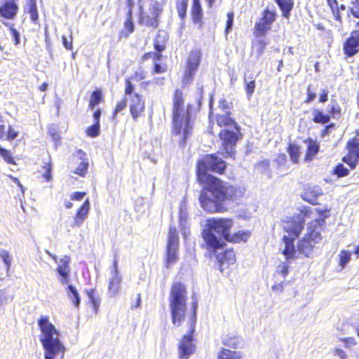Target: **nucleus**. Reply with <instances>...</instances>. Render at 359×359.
Wrapping results in <instances>:
<instances>
[{
    "label": "nucleus",
    "instance_id": "nucleus-1",
    "mask_svg": "<svg viewBox=\"0 0 359 359\" xmlns=\"http://www.w3.org/2000/svg\"><path fill=\"white\" fill-rule=\"evenodd\" d=\"M227 165L217 154H206L196 163V180L202 186L198 201L202 209L208 213L226 212V203L237 202L245 194V189L241 187L230 184L208 172L224 175Z\"/></svg>",
    "mask_w": 359,
    "mask_h": 359
},
{
    "label": "nucleus",
    "instance_id": "nucleus-2",
    "mask_svg": "<svg viewBox=\"0 0 359 359\" xmlns=\"http://www.w3.org/2000/svg\"><path fill=\"white\" fill-rule=\"evenodd\" d=\"M231 102H228L226 99H220L218 107L225 113L217 114L215 116V120L217 126L222 128L218 133V137L221 142L220 154L224 158H234L236 145L243 139V133L239 123L229 111L231 109Z\"/></svg>",
    "mask_w": 359,
    "mask_h": 359
},
{
    "label": "nucleus",
    "instance_id": "nucleus-3",
    "mask_svg": "<svg viewBox=\"0 0 359 359\" xmlns=\"http://www.w3.org/2000/svg\"><path fill=\"white\" fill-rule=\"evenodd\" d=\"M192 104L185 106L183 91L176 88L172 94V136L177 137L179 145L184 147L192 134L193 126L191 122Z\"/></svg>",
    "mask_w": 359,
    "mask_h": 359
},
{
    "label": "nucleus",
    "instance_id": "nucleus-4",
    "mask_svg": "<svg viewBox=\"0 0 359 359\" xmlns=\"http://www.w3.org/2000/svg\"><path fill=\"white\" fill-rule=\"evenodd\" d=\"M206 226L207 229L201 233L203 240L201 248L206 250L208 255H215L219 250L226 246V242L214 232L220 234L226 241L233 226V220L229 217H212L207 219Z\"/></svg>",
    "mask_w": 359,
    "mask_h": 359
},
{
    "label": "nucleus",
    "instance_id": "nucleus-5",
    "mask_svg": "<svg viewBox=\"0 0 359 359\" xmlns=\"http://www.w3.org/2000/svg\"><path fill=\"white\" fill-rule=\"evenodd\" d=\"M38 326L41 331L40 341L45 349V359H62L65 348L60 340V332L49 320L47 316H41L38 319Z\"/></svg>",
    "mask_w": 359,
    "mask_h": 359
},
{
    "label": "nucleus",
    "instance_id": "nucleus-6",
    "mask_svg": "<svg viewBox=\"0 0 359 359\" xmlns=\"http://www.w3.org/2000/svg\"><path fill=\"white\" fill-rule=\"evenodd\" d=\"M187 302L186 285L180 281L172 283L170 291L169 304L172 323L177 326H180L185 319Z\"/></svg>",
    "mask_w": 359,
    "mask_h": 359
},
{
    "label": "nucleus",
    "instance_id": "nucleus-7",
    "mask_svg": "<svg viewBox=\"0 0 359 359\" xmlns=\"http://www.w3.org/2000/svg\"><path fill=\"white\" fill-rule=\"evenodd\" d=\"M168 37L165 35L157 34L154 40V48L156 51H149L144 53L141 57V61L144 62L149 59H151L154 62L151 74H161L165 73L168 69L166 64L158 63L163 58L162 53L167 48Z\"/></svg>",
    "mask_w": 359,
    "mask_h": 359
},
{
    "label": "nucleus",
    "instance_id": "nucleus-8",
    "mask_svg": "<svg viewBox=\"0 0 359 359\" xmlns=\"http://www.w3.org/2000/svg\"><path fill=\"white\" fill-rule=\"evenodd\" d=\"M163 11L162 4L157 1L151 3L148 11H146L142 5L139 4L138 24L156 29L159 25L160 17Z\"/></svg>",
    "mask_w": 359,
    "mask_h": 359
},
{
    "label": "nucleus",
    "instance_id": "nucleus-9",
    "mask_svg": "<svg viewBox=\"0 0 359 359\" xmlns=\"http://www.w3.org/2000/svg\"><path fill=\"white\" fill-rule=\"evenodd\" d=\"M315 211L318 214V217L311 219L307 223L306 233L305 234L313 238L314 240L322 241V232L326 229V219L329 218L331 215V208L328 207L316 208Z\"/></svg>",
    "mask_w": 359,
    "mask_h": 359
},
{
    "label": "nucleus",
    "instance_id": "nucleus-10",
    "mask_svg": "<svg viewBox=\"0 0 359 359\" xmlns=\"http://www.w3.org/2000/svg\"><path fill=\"white\" fill-rule=\"evenodd\" d=\"M197 309V302H192V317L189 321V332L184 335L178 346L179 357L180 359H187L190 355L195 351V345L193 344L194 332L196 324V311Z\"/></svg>",
    "mask_w": 359,
    "mask_h": 359
},
{
    "label": "nucleus",
    "instance_id": "nucleus-11",
    "mask_svg": "<svg viewBox=\"0 0 359 359\" xmlns=\"http://www.w3.org/2000/svg\"><path fill=\"white\" fill-rule=\"evenodd\" d=\"M201 60L202 52L201 49L195 48L189 52L185 60L182 76V83L184 85H189L193 82L200 67Z\"/></svg>",
    "mask_w": 359,
    "mask_h": 359
},
{
    "label": "nucleus",
    "instance_id": "nucleus-12",
    "mask_svg": "<svg viewBox=\"0 0 359 359\" xmlns=\"http://www.w3.org/2000/svg\"><path fill=\"white\" fill-rule=\"evenodd\" d=\"M353 136L349 138L345 145L346 153L341 158L351 170H353L359 166V130H355Z\"/></svg>",
    "mask_w": 359,
    "mask_h": 359
},
{
    "label": "nucleus",
    "instance_id": "nucleus-13",
    "mask_svg": "<svg viewBox=\"0 0 359 359\" xmlns=\"http://www.w3.org/2000/svg\"><path fill=\"white\" fill-rule=\"evenodd\" d=\"M180 239L175 226H170L168 233V241L165 252V266L169 268L178 259Z\"/></svg>",
    "mask_w": 359,
    "mask_h": 359
},
{
    "label": "nucleus",
    "instance_id": "nucleus-14",
    "mask_svg": "<svg viewBox=\"0 0 359 359\" xmlns=\"http://www.w3.org/2000/svg\"><path fill=\"white\" fill-rule=\"evenodd\" d=\"M277 14L275 11L265 8L261 14V17L255 23L253 30L254 36L257 38L264 36L271 29L273 23L276 20Z\"/></svg>",
    "mask_w": 359,
    "mask_h": 359
},
{
    "label": "nucleus",
    "instance_id": "nucleus-15",
    "mask_svg": "<svg viewBox=\"0 0 359 359\" xmlns=\"http://www.w3.org/2000/svg\"><path fill=\"white\" fill-rule=\"evenodd\" d=\"M283 229L287 236L297 238L304 229L305 221L299 215L287 217L281 222Z\"/></svg>",
    "mask_w": 359,
    "mask_h": 359
},
{
    "label": "nucleus",
    "instance_id": "nucleus-16",
    "mask_svg": "<svg viewBox=\"0 0 359 359\" xmlns=\"http://www.w3.org/2000/svg\"><path fill=\"white\" fill-rule=\"evenodd\" d=\"M122 277L118 269V259L115 257L111 269V277L108 280L107 292L110 297L118 296L121 290Z\"/></svg>",
    "mask_w": 359,
    "mask_h": 359
},
{
    "label": "nucleus",
    "instance_id": "nucleus-17",
    "mask_svg": "<svg viewBox=\"0 0 359 359\" xmlns=\"http://www.w3.org/2000/svg\"><path fill=\"white\" fill-rule=\"evenodd\" d=\"M128 11L126 18L123 22V28L118 32V39H127L135 31V22L133 20L134 0H126Z\"/></svg>",
    "mask_w": 359,
    "mask_h": 359
},
{
    "label": "nucleus",
    "instance_id": "nucleus-18",
    "mask_svg": "<svg viewBox=\"0 0 359 359\" xmlns=\"http://www.w3.org/2000/svg\"><path fill=\"white\" fill-rule=\"evenodd\" d=\"M343 53L346 58L359 53V30H353L343 43Z\"/></svg>",
    "mask_w": 359,
    "mask_h": 359
},
{
    "label": "nucleus",
    "instance_id": "nucleus-19",
    "mask_svg": "<svg viewBox=\"0 0 359 359\" xmlns=\"http://www.w3.org/2000/svg\"><path fill=\"white\" fill-rule=\"evenodd\" d=\"M129 100L130 114L134 121L142 116L145 111V101L140 94H134Z\"/></svg>",
    "mask_w": 359,
    "mask_h": 359
},
{
    "label": "nucleus",
    "instance_id": "nucleus-20",
    "mask_svg": "<svg viewBox=\"0 0 359 359\" xmlns=\"http://www.w3.org/2000/svg\"><path fill=\"white\" fill-rule=\"evenodd\" d=\"M320 242L321 241L314 240L313 238L304 234V236L297 242V251L299 254H302L306 257H311L313 256L316 245Z\"/></svg>",
    "mask_w": 359,
    "mask_h": 359
},
{
    "label": "nucleus",
    "instance_id": "nucleus-21",
    "mask_svg": "<svg viewBox=\"0 0 359 359\" xmlns=\"http://www.w3.org/2000/svg\"><path fill=\"white\" fill-rule=\"evenodd\" d=\"M209 256L212 257V255ZM215 256L221 272L223 271L224 267L226 268L230 265L234 264L236 262V252L233 248L225 249L219 253L217 252Z\"/></svg>",
    "mask_w": 359,
    "mask_h": 359
},
{
    "label": "nucleus",
    "instance_id": "nucleus-22",
    "mask_svg": "<svg viewBox=\"0 0 359 359\" xmlns=\"http://www.w3.org/2000/svg\"><path fill=\"white\" fill-rule=\"evenodd\" d=\"M323 191L322 188L318 185H308L302 194V198L312 205H318V198L323 196Z\"/></svg>",
    "mask_w": 359,
    "mask_h": 359
},
{
    "label": "nucleus",
    "instance_id": "nucleus-23",
    "mask_svg": "<svg viewBox=\"0 0 359 359\" xmlns=\"http://www.w3.org/2000/svg\"><path fill=\"white\" fill-rule=\"evenodd\" d=\"M18 10V0H6L0 6V16L6 20H13Z\"/></svg>",
    "mask_w": 359,
    "mask_h": 359
},
{
    "label": "nucleus",
    "instance_id": "nucleus-24",
    "mask_svg": "<svg viewBox=\"0 0 359 359\" xmlns=\"http://www.w3.org/2000/svg\"><path fill=\"white\" fill-rule=\"evenodd\" d=\"M70 257L65 255L59 259L58 265L56 268V271L60 276V282L62 284H67L69 281L70 276Z\"/></svg>",
    "mask_w": 359,
    "mask_h": 359
},
{
    "label": "nucleus",
    "instance_id": "nucleus-25",
    "mask_svg": "<svg viewBox=\"0 0 359 359\" xmlns=\"http://www.w3.org/2000/svg\"><path fill=\"white\" fill-rule=\"evenodd\" d=\"M89 210L90 201L89 199L87 198L77 210L74 217V222L71 225L72 227H79L87 217Z\"/></svg>",
    "mask_w": 359,
    "mask_h": 359
},
{
    "label": "nucleus",
    "instance_id": "nucleus-26",
    "mask_svg": "<svg viewBox=\"0 0 359 359\" xmlns=\"http://www.w3.org/2000/svg\"><path fill=\"white\" fill-rule=\"evenodd\" d=\"M304 143L306 144L304 161H311L320 151V143L311 137H308L304 140Z\"/></svg>",
    "mask_w": 359,
    "mask_h": 359
},
{
    "label": "nucleus",
    "instance_id": "nucleus-27",
    "mask_svg": "<svg viewBox=\"0 0 359 359\" xmlns=\"http://www.w3.org/2000/svg\"><path fill=\"white\" fill-rule=\"evenodd\" d=\"M296 238L283 236L282 240L285 243V248L282 251L287 261L297 258L296 250L294 245Z\"/></svg>",
    "mask_w": 359,
    "mask_h": 359
},
{
    "label": "nucleus",
    "instance_id": "nucleus-28",
    "mask_svg": "<svg viewBox=\"0 0 359 359\" xmlns=\"http://www.w3.org/2000/svg\"><path fill=\"white\" fill-rule=\"evenodd\" d=\"M76 154L79 156V158L81 161L80 164L74 170V173L78 175L81 177H85L88 173V159L87 158V154L85 151L81 149H78L76 151Z\"/></svg>",
    "mask_w": 359,
    "mask_h": 359
},
{
    "label": "nucleus",
    "instance_id": "nucleus-29",
    "mask_svg": "<svg viewBox=\"0 0 359 359\" xmlns=\"http://www.w3.org/2000/svg\"><path fill=\"white\" fill-rule=\"evenodd\" d=\"M191 17L194 23L198 25L200 27L203 25V9L200 0H193L191 8Z\"/></svg>",
    "mask_w": 359,
    "mask_h": 359
},
{
    "label": "nucleus",
    "instance_id": "nucleus-30",
    "mask_svg": "<svg viewBox=\"0 0 359 359\" xmlns=\"http://www.w3.org/2000/svg\"><path fill=\"white\" fill-rule=\"evenodd\" d=\"M24 12L29 15L30 20L34 24H38L39 11L36 0H27L24 7Z\"/></svg>",
    "mask_w": 359,
    "mask_h": 359
},
{
    "label": "nucleus",
    "instance_id": "nucleus-31",
    "mask_svg": "<svg viewBox=\"0 0 359 359\" xmlns=\"http://www.w3.org/2000/svg\"><path fill=\"white\" fill-rule=\"evenodd\" d=\"M251 233L250 231H242L239 230L233 233L229 234L227 236V239L226 241L231 243H239L241 242H246L248 238L250 237Z\"/></svg>",
    "mask_w": 359,
    "mask_h": 359
},
{
    "label": "nucleus",
    "instance_id": "nucleus-32",
    "mask_svg": "<svg viewBox=\"0 0 359 359\" xmlns=\"http://www.w3.org/2000/svg\"><path fill=\"white\" fill-rule=\"evenodd\" d=\"M286 151L289 154L292 163L298 164L302 154L301 147L297 144L290 142L287 144Z\"/></svg>",
    "mask_w": 359,
    "mask_h": 359
},
{
    "label": "nucleus",
    "instance_id": "nucleus-33",
    "mask_svg": "<svg viewBox=\"0 0 359 359\" xmlns=\"http://www.w3.org/2000/svg\"><path fill=\"white\" fill-rule=\"evenodd\" d=\"M312 114V121L316 124L325 125L328 123L330 121V115L325 113L322 109L317 108L313 109Z\"/></svg>",
    "mask_w": 359,
    "mask_h": 359
},
{
    "label": "nucleus",
    "instance_id": "nucleus-34",
    "mask_svg": "<svg viewBox=\"0 0 359 359\" xmlns=\"http://www.w3.org/2000/svg\"><path fill=\"white\" fill-rule=\"evenodd\" d=\"M282 12V15L285 18H289L294 7L293 0H274Z\"/></svg>",
    "mask_w": 359,
    "mask_h": 359
},
{
    "label": "nucleus",
    "instance_id": "nucleus-35",
    "mask_svg": "<svg viewBox=\"0 0 359 359\" xmlns=\"http://www.w3.org/2000/svg\"><path fill=\"white\" fill-rule=\"evenodd\" d=\"M104 101V96L100 89L94 90L90 95L88 102V109H93L95 106Z\"/></svg>",
    "mask_w": 359,
    "mask_h": 359
},
{
    "label": "nucleus",
    "instance_id": "nucleus-36",
    "mask_svg": "<svg viewBox=\"0 0 359 359\" xmlns=\"http://www.w3.org/2000/svg\"><path fill=\"white\" fill-rule=\"evenodd\" d=\"M217 359H242V354L240 351L223 348L219 352Z\"/></svg>",
    "mask_w": 359,
    "mask_h": 359
},
{
    "label": "nucleus",
    "instance_id": "nucleus-37",
    "mask_svg": "<svg viewBox=\"0 0 359 359\" xmlns=\"http://www.w3.org/2000/svg\"><path fill=\"white\" fill-rule=\"evenodd\" d=\"M67 296L76 308H79L80 305L81 298L76 288L72 285H68Z\"/></svg>",
    "mask_w": 359,
    "mask_h": 359
},
{
    "label": "nucleus",
    "instance_id": "nucleus-38",
    "mask_svg": "<svg viewBox=\"0 0 359 359\" xmlns=\"http://www.w3.org/2000/svg\"><path fill=\"white\" fill-rule=\"evenodd\" d=\"M240 342V337L232 334H226L222 339V344L224 346L232 348H238Z\"/></svg>",
    "mask_w": 359,
    "mask_h": 359
},
{
    "label": "nucleus",
    "instance_id": "nucleus-39",
    "mask_svg": "<svg viewBox=\"0 0 359 359\" xmlns=\"http://www.w3.org/2000/svg\"><path fill=\"white\" fill-rule=\"evenodd\" d=\"M350 170H351L349 168H346L343 163H339L333 168L332 174L338 178H341L348 176Z\"/></svg>",
    "mask_w": 359,
    "mask_h": 359
},
{
    "label": "nucleus",
    "instance_id": "nucleus-40",
    "mask_svg": "<svg viewBox=\"0 0 359 359\" xmlns=\"http://www.w3.org/2000/svg\"><path fill=\"white\" fill-rule=\"evenodd\" d=\"M42 169L44 170V172L42 174V177L43 178V181L46 182H50L52 181V170H53V164L50 158L48 161L44 162L42 165Z\"/></svg>",
    "mask_w": 359,
    "mask_h": 359
},
{
    "label": "nucleus",
    "instance_id": "nucleus-41",
    "mask_svg": "<svg viewBox=\"0 0 359 359\" xmlns=\"http://www.w3.org/2000/svg\"><path fill=\"white\" fill-rule=\"evenodd\" d=\"M128 99L126 97H123L120 100L117 101L115 107L112 111L111 118L114 121H116L118 114L124 110L127 106Z\"/></svg>",
    "mask_w": 359,
    "mask_h": 359
},
{
    "label": "nucleus",
    "instance_id": "nucleus-42",
    "mask_svg": "<svg viewBox=\"0 0 359 359\" xmlns=\"http://www.w3.org/2000/svg\"><path fill=\"white\" fill-rule=\"evenodd\" d=\"M351 253L346 250H341L339 255V266L341 269L345 268L351 260Z\"/></svg>",
    "mask_w": 359,
    "mask_h": 359
},
{
    "label": "nucleus",
    "instance_id": "nucleus-43",
    "mask_svg": "<svg viewBox=\"0 0 359 359\" xmlns=\"http://www.w3.org/2000/svg\"><path fill=\"white\" fill-rule=\"evenodd\" d=\"M86 135L90 137H96L100 134V123H93L86 128Z\"/></svg>",
    "mask_w": 359,
    "mask_h": 359
},
{
    "label": "nucleus",
    "instance_id": "nucleus-44",
    "mask_svg": "<svg viewBox=\"0 0 359 359\" xmlns=\"http://www.w3.org/2000/svg\"><path fill=\"white\" fill-rule=\"evenodd\" d=\"M189 0H178L177 3V11L180 19L184 20L187 17V9Z\"/></svg>",
    "mask_w": 359,
    "mask_h": 359
},
{
    "label": "nucleus",
    "instance_id": "nucleus-45",
    "mask_svg": "<svg viewBox=\"0 0 359 359\" xmlns=\"http://www.w3.org/2000/svg\"><path fill=\"white\" fill-rule=\"evenodd\" d=\"M0 156L4 159V161L10 165H15L17 163L12 156L11 151L3 148L0 146Z\"/></svg>",
    "mask_w": 359,
    "mask_h": 359
},
{
    "label": "nucleus",
    "instance_id": "nucleus-46",
    "mask_svg": "<svg viewBox=\"0 0 359 359\" xmlns=\"http://www.w3.org/2000/svg\"><path fill=\"white\" fill-rule=\"evenodd\" d=\"M266 44V41L264 39H257L252 42V48L255 50L258 57L264 53Z\"/></svg>",
    "mask_w": 359,
    "mask_h": 359
},
{
    "label": "nucleus",
    "instance_id": "nucleus-47",
    "mask_svg": "<svg viewBox=\"0 0 359 359\" xmlns=\"http://www.w3.org/2000/svg\"><path fill=\"white\" fill-rule=\"evenodd\" d=\"M95 289H90L86 291V294L88 297L91 304L93 306L95 311L97 313L100 306V299L98 297L95 296Z\"/></svg>",
    "mask_w": 359,
    "mask_h": 359
},
{
    "label": "nucleus",
    "instance_id": "nucleus-48",
    "mask_svg": "<svg viewBox=\"0 0 359 359\" xmlns=\"http://www.w3.org/2000/svg\"><path fill=\"white\" fill-rule=\"evenodd\" d=\"M346 6L344 4H341L340 6H337V8L332 9V13L333 15L334 19L339 22L340 25L343 24V18L341 11H345Z\"/></svg>",
    "mask_w": 359,
    "mask_h": 359
},
{
    "label": "nucleus",
    "instance_id": "nucleus-49",
    "mask_svg": "<svg viewBox=\"0 0 359 359\" xmlns=\"http://www.w3.org/2000/svg\"><path fill=\"white\" fill-rule=\"evenodd\" d=\"M135 86L133 83L132 80L130 79L127 78L125 79V88H124V95L126 96H128L129 97H131L134 94H138L137 93L135 92Z\"/></svg>",
    "mask_w": 359,
    "mask_h": 359
},
{
    "label": "nucleus",
    "instance_id": "nucleus-50",
    "mask_svg": "<svg viewBox=\"0 0 359 359\" xmlns=\"http://www.w3.org/2000/svg\"><path fill=\"white\" fill-rule=\"evenodd\" d=\"M245 90L248 98L251 97L252 94L255 92V89L256 87V82L255 79H252L250 81H246L245 78Z\"/></svg>",
    "mask_w": 359,
    "mask_h": 359
},
{
    "label": "nucleus",
    "instance_id": "nucleus-51",
    "mask_svg": "<svg viewBox=\"0 0 359 359\" xmlns=\"http://www.w3.org/2000/svg\"><path fill=\"white\" fill-rule=\"evenodd\" d=\"M336 129V124L334 123H330L326 124L320 132V137L325 138L328 136Z\"/></svg>",
    "mask_w": 359,
    "mask_h": 359
},
{
    "label": "nucleus",
    "instance_id": "nucleus-52",
    "mask_svg": "<svg viewBox=\"0 0 359 359\" xmlns=\"http://www.w3.org/2000/svg\"><path fill=\"white\" fill-rule=\"evenodd\" d=\"M289 273V265L287 262H281L278 266L275 274L285 278Z\"/></svg>",
    "mask_w": 359,
    "mask_h": 359
},
{
    "label": "nucleus",
    "instance_id": "nucleus-53",
    "mask_svg": "<svg viewBox=\"0 0 359 359\" xmlns=\"http://www.w3.org/2000/svg\"><path fill=\"white\" fill-rule=\"evenodd\" d=\"M328 115H330V118H335L341 115V108L337 102L330 107Z\"/></svg>",
    "mask_w": 359,
    "mask_h": 359
},
{
    "label": "nucleus",
    "instance_id": "nucleus-54",
    "mask_svg": "<svg viewBox=\"0 0 359 359\" xmlns=\"http://www.w3.org/2000/svg\"><path fill=\"white\" fill-rule=\"evenodd\" d=\"M316 97V93L315 92V88H313L311 85H309L306 87V97L304 100V102L306 104L311 103L312 101L315 100Z\"/></svg>",
    "mask_w": 359,
    "mask_h": 359
},
{
    "label": "nucleus",
    "instance_id": "nucleus-55",
    "mask_svg": "<svg viewBox=\"0 0 359 359\" xmlns=\"http://www.w3.org/2000/svg\"><path fill=\"white\" fill-rule=\"evenodd\" d=\"M0 257L3 259L6 266L7 271H8L11 264V257L10 256L9 252L6 250H1Z\"/></svg>",
    "mask_w": 359,
    "mask_h": 359
},
{
    "label": "nucleus",
    "instance_id": "nucleus-56",
    "mask_svg": "<svg viewBox=\"0 0 359 359\" xmlns=\"http://www.w3.org/2000/svg\"><path fill=\"white\" fill-rule=\"evenodd\" d=\"M352 6L349 8L350 13L355 18L359 19V0H353Z\"/></svg>",
    "mask_w": 359,
    "mask_h": 359
},
{
    "label": "nucleus",
    "instance_id": "nucleus-57",
    "mask_svg": "<svg viewBox=\"0 0 359 359\" xmlns=\"http://www.w3.org/2000/svg\"><path fill=\"white\" fill-rule=\"evenodd\" d=\"M226 17L227 20L226 22L225 32L226 34H228L233 27L234 13L233 12H229L226 14Z\"/></svg>",
    "mask_w": 359,
    "mask_h": 359
},
{
    "label": "nucleus",
    "instance_id": "nucleus-58",
    "mask_svg": "<svg viewBox=\"0 0 359 359\" xmlns=\"http://www.w3.org/2000/svg\"><path fill=\"white\" fill-rule=\"evenodd\" d=\"M147 73L146 72L142 71H136L130 77V80H133L135 81H141L146 78Z\"/></svg>",
    "mask_w": 359,
    "mask_h": 359
},
{
    "label": "nucleus",
    "instance_id": "nucleus-59",
    "mask_svg": "<svg viewBox=\"0 0 359 359\" xmlns=\"http://www.w3.org/2000/svg\"><path fill=\"white\" fill-rule=\"evenodd\" d=\"M62 44L67 50H73V37L70 34L69 39H67L65 36H62Z\"/></svg>",
    "mask_w": 359,
    "mask_h": 359
},
{
    "label": "nucleus",
    "instance_id": "nucleus-60",
    "mask_svg": "<svg viewBox=\"0 0 359 359\" xmlns=\"http://www.w3.org/2000/svg\"><path fill=\"white\" fill-rule=\"evenodd\" d=\"M313 213L312 209L310 207L304 206L299 210V216L305 221V218H309Z\"/></svg>",
    "mask_w": 359,
    "mask_h": 359
},
{
    "label": "nucleus",
    "instance_id": "nucleus-61",
    "mask_svg": "<svg viewBox=\"0 0 359 359\" xmlns=\"http://www.w3.org/2000/svg\"><path fill=\"white\" fill-rule=\"evenodd\" d=\"M18 135V132L15 130L12 126L9 125L8 127L7 135L6 136V140L8 141H12L15 139Z\"/></svg>",
    "mask_w": 359,
    "mask_h": 359
},
{
    "label": "nucleus",
    "instance_id": "nucleus-62",
    "mask_svg": "<svg viewBox=\"0 0 359 359\" xmlns=\"http://www.w3.org/2000/svg\"><path fill=\"white\" fill-rule=\"evenodd\" d=\"M9 29L13 38L14 44L15 46H18V44H20V37L18 30L13 26H11Z\"/></svg>",
    "mask_w": 359,
    "mask_h": 359
},
{
    "label": "nucleus",
    "instance_id": "nucleus-63",
    "mask_svg": "<svg viewBox=\"0 0 359 359\" xmlns=\"http://www.w3.org/2000/svg\"><path fill=\"white\" fill-rule=\"evenodd\" d=\"M275 161L278 165H284L287 162V156L284 153H279L277 154Z\"/></svg>",
    "mask_w": 359,
    "mask_h": 359
},
{
    "label": "nucleus",
    "instance_id": "nucleus-64",
    "mask_svg": "<svg viewBox=\"0 0 359 359\" xmlns=\"http://www.w3.org/2000/svg\"><path fill=\"white\" fill-rule=\"evenodd\" d=\"M333 354L338 356L340 359H348L346 352L341 348H335L333 350Z\"/></svg>",
    "mask_w": 359,
    "mask_h": 359
}]
</instances>
